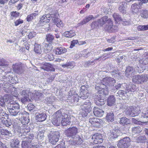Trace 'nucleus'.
Segmentation results:
<instances>
[{"label": "nucleus", "instance_id": "nucleus-1", "mask_svg": "<svg viewBox=\"0 0 148 148\" xmlns=\"http://www.w3.org/2000/svg\"><path fill=\"white\" fill-rule=\"evenodd\" d=\"M105 24H106L105 28V29L109 31L112 27L113 22L110 18H108L106 16H103L97 21L92 22L91 24V28L92 29H97Z\"/></svg>", "mask_w": 148, "mask_h": 148}, {"label": "nucleus", "instance_id": "nucleus-2", "mask_svg": "<svg viewBox=\"0 0 148 148\" xmlns=\"http://www.w3.org/2000/svg\"><path fill=\"white\" fill-rule=\"evenodd\" d=\"M78 128L76 127H70L65 130V135L67 137L75 139L78 133Z\"/></svg>", "mask_w": 148, "mask_h": 148}, {"label": "nucleus", "instance_id": "nucleus-3", "mask_svg": "<svg viewBox=\"0 0 148 148\" xmlns=\"http://www.w3.org/2000/svg\"><path fill=\"white\" fill-rule=\"evenodd\" d=\"M148 79V77L147 75H136L133 76L132 78L133 82L137 84H142L147 82Z\"/></svg>", "mask_w": 148, "mask_h": 148}, {"label": "nucleus", "instance_id": "nucleus-4", "mask_svg": "<svg viewBox=\"0 0 148 148\" xmlns=\"http://www.w3.org/2000/svg\"><path fill=\"white\" fill-rule=\"evenodd\" d=\"M60 134L58 131L50 132L48 136L49 142L53 145H55L58 141Z\"/></svg>", "mask_w": 148, "mask_h": 148}, {"label": "nucleus", "instance_id": "nucleus-5", "mask_svg": "<svg viewBox=\"0 0 148 148\" xmlns=\"http://www.w3.org/2000/svg\"><path fill=\"white\" fill-rule=\"evenodd\" d=\"M131 140L130 138L126 137L119 140L118 144L119 148H127L130 145Z\"/></svg>", "mask_w": 148, "mask_h": 148}, {"label": "nucleus", "instance_id": "nucleus-6", "mask_svg": "<svg viewBox=\"0 0 148 148\" xmlns=\"http://www.w3.org/2000/svg\"><path fill=\"white\" fill-rule=\"evenodd\" d=\"M62 113L60 111H58L53 115L51 122L55 125L59 126L60 124L61 120Z\"/></svg>", "mask_w": 148, "mask_h": 148}, {"label": "nucleus", "instance_id": "nucleus-7", "mask_svg": "<svg viewBox=\"0 0 148 148\" xmlns=\"http://www.w3.org/2000/svg\"><path fill=\"white\" fill-rule=\"evenodd\" d=\"M29 114L28 112L23 111L22 113V115L18 117L19 121L23 125L27 124L29 122Z\"/></svg>", "mask_w": 148, "mask_h": 148}, {"label": "nucleus", "instance_id": "nucleus-8", "mask_svg": "<svg viewBox=\"0 0 148 148\" xmlns=\"http://www.w3.org/2000/svg\"><path fill=\"white\" fill-rule=\"evenodd\" d=\"M125 110H124L126 114L130 116L134 117L137 115H138L139 114L140 110H136V111L134 110L133 109V108H130V107H126L125 109L124 107Z\"/></svg>", "mask_w": 148, "mask_h": 148}, {"label": "nucleus", "instance_id": "nucleus-9", "mask_svg": "<svg viewBox=\"0 0 148 148\" xmlns=\"http://www.w3.org/2000/svg\"><path fill=\"white\" fill-rule=\"evenodd\" d=\"M92 139V141L95 144L102 143L103 140V136L100 134H96L93 135Z\"/></svg>", "mask_w": 148, "mask_h": 148}, {"label": "nucleus", "instance_id": "nucleus-10", "mask_svg": "<svg viewBox=\"0 0 148 148\" xmlns=\"http://www.w3.org/2000/svg\"><path fill=\"white\" fill-rule=\"evenodd\" d=\"M102 86H99V84H97L95 86V89L97 90V93L98 95L100 94L102 97L103 95H106L108 94L109 93V91L106 87V89L104 88H103Z\"/></svg>", "mask_w": 148, "mask_h": 148}, {"label": "nucleus", "instance_id": "nucleus-11", "mask_svg": "<svg viewBox=\"0 0 148 148\" xmlns=\"http://www.w3.org/2000/svg\"><path fill=\"white\" fill-rule=\"evenodd\" d=\"M57 15V13H55L54 14H47L43 15L40 18V23H49L51 18L52 19L55 16Z\"/></svg>", "mask_w": 148, "mask_h": 148}, {"label": "nucleus", "instance_id": "nucleus-12", "mask_svg": "<svg viewBox=\"0 0 148 148\" xmlns=\"http://www.w3.org/2000/svg\"><path fill=\"white\" fill-rule=\"evenodd\" d=\"M80 107L82 109L87 110L88 111H91L92 109L91 103L90 101L86 100L85 102L81 104Z\"/></svg>", "mask_w": 148, "mask_h": 148}, {"label": "nucleus", "instance_id": "nucleus-13", "mask_svg": "<svg viewBox=\"0 0 148 148\" xmlns=\"http://www.w3.org/2000/svg\"><path fill=\"white\" fill-rule=\"evenodd\" d=\"M61 119L62 120H61V122L63 126H66L67 125H69L70 124V119L67 114H65L64 115H62Z\"/></svg>", "mask_w": 148, "mask_h": 148}, {"label": "nucleus", "instance_id": "nucleus-14", "mask_svg": "<svg viewBox=\"0 0 148 148\" xmlns=\"http://www.w3.org/2000/svg\"><path fill=\"white\" fill-rule=\"evenodd\" d=\"M8 109L11 115L14 116H17L18 117L22 115V113L23 112L22 110H14L8 106Z\"/></svg>", "mask_w": 148, "mask_h": 148}, {"label": "nucleus", "instance_id": "nucleus-15", "mask_svg": "<svg viewBox=\"0 0 148 148\" xmlns=\"http://www.w3.org/2000/svg\"><path fill=\"white\" fill-rule=\"evenodd\" d=\"M58 14L56 16H55L52 19L53 22L55 23L57 27L60 28L62 27L63 26V23L61 21L60 19L58 18Z\"/></svg>", "mask_w": 148, "mask_h": 148}, {"label": "nucleus", "instance_id": "nucleus-16", "mask_svg": "<svg viewBox=\"0 0 148 148\" xmlns=\"http://www.w3.org/2000/svg\"><path fill=\"white\" fill-rule=\"evenodd\" d=\"M12 68L13 71L17 73H21L23 72L21 65L18 63L13 64Z\"/></svg>", "mask_w": 148, "mask_h": 148}, {"label": "nucleus", "instance_id": "nucleus-17", "mask_svg": "<svg viewBox=\"0 0 148 148\" xmlns=\"http://www.w3.org/2000/svg\"><path fill=\"white\" fill-rule=\"evenodd\" d=\"M134 69L132 66L127 67L125 71V75L127 77H131L134 74Z\"/></svg>", "mask_w": 148, "mask_h": 148}, {"label": "nucleus", "instance_id": "nucleus-18", "mask_svg": "<svg viewBox=\"0 0 148 148\" xmlns=\"http://www.w3.org/2000/svg\"><path fill=\"white\" fill-rule=\"evenodd\" d=\"M6 116V114L5 113L3 112L0 115V119L1 120V122L3 125H5L7 127H9L11 124V123L10 121L6 120L5 117H3V116Z\"/></svg>", "mask_w": 148, "mask_h": 148}, {"label": "nucleus", "instance_id": "nucleus-19", "mask_svg": "<svg viewBox=\"0 0 148 148\" xmlns=\"http://www.w3.org/2000/svg\"><path fill=\"white\" fill-rule=\"evenodd\" d=\"M36 119L39 122H42L45 120L47 116L44 113H36Z\"/></svg>", "mask_w": 148, "mask_h": 148}, {"label": "nucleus", "instance_id": "nucleus-20", "mask_svg": "<svg viewBox=\"0 0 148 148\" xmlns=\"http://www.w3.org/2000/svg\"><path fill=\"white\" fill-rule=\"evenodd\" d=\"M112 80H113V78L110 77H106L103 79L101 81V84H99V85H100V86H104L107 88H109V87H108V84L110 81H112Z\"/></svg>", "mask_w": 148, "mask_h": 148}, {"label": "nucleus", "instance_id": "nucleus-21", "mask_svg": "<svg viewBox=\"0 0 148 148\" xmlns=\"http://www.w3.org/2000/svg\"><path fill=\"white\" fill-rule=\"evenodd\" d=\"M42 68L47 71H55V69L53 68V65L49 63H45L42 66Z\"/></svg>", "mask_w": 148, "mask_h": 148}, {"label": "nucleus", "instance_id": "nucleus-22", "mask_svg": "<svg viewBox=\"0 0 148 148\" xmlns=\"http://www.w3.org/2000/svg\"><path fill=\"white\" fill-rule=\"evenodd\" d=\"M101 95H97L96 96L95 100L98 106H102L105 103L104 100L102 98Z\"/></svg>", "mask_w": 148, "mask_h": 148}, {"label": "nucleus", "instance_id": "nucleus-23", "mask_svg": "<svg viewBox=\"0 0 148 148\" xmlns=\"http://www.w3.org/2000/svg\"><path fill=\"white\" fill-rule=\"evenodd\" d=\"M89 121V122L92 124L93 126L98 127L100 125V121L99 119L97 118H90Z\"/></svg>", "mask_w": 148, "mask_h": 148}, {"label": "nucleus", "instance_id": "nucleus-24", "mask_svg": "<svg viewBox=\"0 0 148 148\" xmlns=\"http://www.w3.org/2000/svg\"><path fill=\"white\" fill-rule=\"evenodd\" d=\"M136 89L137 87L135 85H133L131 86L127 85L126 86L125 90L127 91L128 93L131 94L136 91Z\"/></svg>", "mask_w": 148, "mask_h": 148}, {"label": "nucleus", "instance_id": "nucleus-25", "mask_svg": "<svg viewBox=\"0 0 148 148\" xmlns=\"http://www.w3.org/2000/svg\"><path fill=\"white\" fill-rule=\"evenodd\" d=\"M94 114L96 116L100 117L103 115L104 111L102 110L95 107L93 110Z\"/></svg>", "mask_w": 148, "mask_h": 148}, {"label": "nucleus", "instance_id": "nucleus-26", "mask_svg": "<svg viewBox=\"0 0 148 148\" xmlns=\"http://www.w3.org/2000/svg\"><path fill=\"white\" fill-rule=\"evenodd\" d=\"M8 106L14 110H20L19 104L17 103H15V102L11 101L10 103H9L8 104Z\"/></svg>", "mask_w": 148, "mask_h": 148}, {"label": "nucleus", "instance_id": "nucleus-27", "mask_svg": "<svg viewBox=\"0 0 148 148\" xmlns=\"http://www.w3.org/2000/svg\"><path fill=\"white\" fill-rule=\"evenodd\" d=\"M109 138L111 140H114L115 138H117L118 135L116 131L115 130H111L110 132L108 133Z\"/></svg>", "mask_w": 148, "mask_h": 148}, {"label": "nucleus", "instance_id": "nucleus-28", "mask_svg": "<svg viewBox=\"0 0 148 148\" xmlns=\"http://www.w3.org/2000/svg\"><path fill=\"white\" fill-rule=\"evenodd\" d=\"M141 4L140 2L138 3H134L131 6L132 12L134 13H136L138 11V9L140 8Z\"/></svg>", "mask_w": 148, "mask_h": 148}, {"label": "nucleus", "instance_id": "nucleus-29", "mask_svg": "<svg viewBox=\"0 0 148 148\" xmlns=\"http://www.w3.org/2000/svg\"><path fill=\"white\" fill-rule=\"evenodd\" d=\"M146 140V137L145 136H141L135 137L134 141L137 143H143Z\"/></svg>", "mask_w": 148, "mask_h": 148}, {"label": "nucleus", "instance_id": "nucleus-30", "mask_svg": "<svg viewBox=\"0 0 148 148\" xmlns=\"http://www.w3.org/2000/svg\"><path fill=\"white\" fill-rule=\"evenodd\" d=\"M75 33L74 30H71L69 31H67L64 32L63 35L66 38H71L75 35Z\"/></svg>", "mask_w": 148, "mask_h": 148}, {"label": "nucleus", "instance_id": "nucleus-31", "mask_svg": "<svg viewBox=\"0 0 148 148\" xmlns=\"http://www.w3.org/2000/svg\"><path fill=\"white\" fill-rule=\"evenodd\" d=\"M94 18L93 16L91 15H89L88 16H86L85 18L81 21L79 23V25H83L84 24H86L88 23L91 19Z\"/></svg>", "mask_w": 148, "mask_h": 148}, {"label": "nucleus", "instance_id": "nucleus-32", "mask_svg": "<svg viewBox=\"0 0 148 148\" xmlns=\"http://www.w3.org/2000/svg\"><path fill=\"white\" fill-rule=\"evenodd\" d=\"M116 99L113 95L110 96L107 99V103L108 106H112L114 105Z\"/></svg>", "mask_w": 148, "mask_h": 148}, {"label": "nucleus", "instance_id": "nucleus-33", "mask_svg": "<svg viewBox=\"0 0 148 148\" xmlns=\"http://www.w3.org/2000/svg\"><path fill=\"white\" fill-rule=\"evenodd\" d=\"M106 118L108 122L113 121L114 120V117L113 112L111 111L108 112L107 113Z\"/></svg>", "mask_w": 148, "mask_h": 148}, {"label": "nucleus", "instance_id": "nucleus-34", "mask_svg": "<svg viewBox=\"0 0 148 148\" xmlns=\"http://www.w3.org/2000/svg\"><path fill=\"white\" fill-rule=\"evenodd\" d=\"M75 64L73 62H67L65 64H62V66L64 68H67L71 69L75 66Z\"/></svg>", "mask_w": 148, "mask_h": 148}, {"label": "nucleus", "instance_id": "nucleus-35", "mask_svg": "<svg viewBox=\"0 0 148 148\" xmlns=\"http://www.w3.org/2000/svg\"><path fill=\"white\" fill-rule=\"evenodd\" d=\"M119 123L123 125H127L131 123V122L129 119L125 117H123L120 119Z\"/></svg>", "mask_w": 148, "mask_h": 148}, {"label": "nucleus", "instance_id": "nucleus-36", "mask_svg": "<svg viewBox=\"0 0 148 148\" xmlns=\"http://www.w3.org/2000/svg\"><path fill=\"white\" fill-rule=\"evenodd\" d=\"M66 49L64 47H58L56 48V54H61L66 53Z\"/></svg>", "mask_w": 148, "mask_h": 148}, {"label": "nucleus", "instance_id": "nucleus-37", "mask_svg": "<svg viewBox=\"0 0 148 148\" xmlns=\"http://www.w3.org/2000/svg\"><path fill=\"white\" fill-rule=\"evenodd\" d=\"M126 4L125 3H120L119 7V11L123 13H124L126 11Z\"/></svg>", "mask_w": 148, "mask_h": 148}, {"label": "nucleus", "instance_id": "nucleus-38", "mask_svg": "<svg viewBox=\"0 0 148 148\" xmlns=\"http://www.w3.org/2000/svg\"><path fill=\"white\" fill-rule=\"evenodd\" d=\"M49 97H47L45 99V102L48 104H51L55 101V97L52 96L51 94Z\"/></svg>", "mask_w": 148, "mask_h": 148}, {"label": "nucleus", "instance_id": "nucleus-39", "mask_svg": "<svg viewBox=\"0 0 148 148\" xmlns=\"http://www.w3.org/2000/svg\"><path fill=\"white\" fill-rule=\"evenodd\" d=\"M19 141L17 138L14 139L11 144V146L12 148H18Z\"/></svg>", "mask_w": 148, "mask_h": 148}, {"label": "nucleus", "instance_id": "nucleus-40", "mask_svg": "<svg viewBox=\"0 0 148 148\" xmlns=\"http://www.w3.org/2000/svg\"><path fill=\"white\" fill-rule=\"evenodd\" d=\"M113 17L116 22L118 23L122 21V18L120 15L117 13H114L113 14Z\"/></svg>", "mask_w": 148, "mask_h": 148}, {"label": "nucleus", "instance_id": "nucleus-41", "mask_svg": "<svg viewBox=\"0 0 148 148\" xmlns=\"http://www.w3.org/2000/svg\"><path fill=\"white\" fill-rule=\"evenodd\" d=\"M31 143L26 141V140L23 141L22 143V146L23 148H32V145Z\"/></svg>", "mask_w": 148, "mask_h": 148}, {"label": "nucleus", "instance_id": "nucleus-42", "mask_svg": "<svg viewBox=\"0 0 148 148\" xmlns=\"http://www.w3.org/2000/svg\"><path fill=\"white\" fill-rule=\"evenodd\" d=\"M141 128L139 126L134 127L132 128V132L134 134H139L142 131Z\"/></svg>", "mask_w": 148, "mask_h": 148}, {"label": "nucleus", "instance_id": "nucleus-43", "mask_svg": "<svg viewBox=\"0 0 148 148\" xmlns=\"http://www.w3.org/2000/svg\"><path fill=\"white\" fill-rule=\"evenodd\" d=\"M89 94L88 92H80L79 97L82 99H85L88 97Z\"/></svg>", "mask_w": 148, "mask_h": 148}, {"label": "nucleus", "instance_id": "nucleus-44", "mask_svg": "<svg viewBox=\"0 0 148 148\" xmlns=\"http://www.w3.org/2000/svg\"><path fill=\"white\" fill-rule=\"evenodd\" d=\"M34 50L35 52L38 54H40L42 52L40 45L37 44L35 45Z\"/></svg>", "mask_w": 148, "mask_h": 148}, {"label": "nucleus", "instance_id": "nucleus-45", "mask_svg": "<svg viewBox=\"0 0 148 148\" xmlns=\"http://www.w3.org/2000/svg\"><path fill=\"white\" fill-rule=\"evenodd\" d=\"M54 39V36L50 34H48L46 35V39L47 41L50 43L52 42Z\"/></svg>", "mask_w": 148, "mask_h": 148}, {"label": "nucleus", "instance_id": "nucleus-46", "mask_svg": "<svg viewBox=\"0 0 148 148\" xmlns=\"http://www.w3.org/2000/svg\"><path fill=\"white\" fill-rule=\"evenodd\" d=\"M140 16L144 18H148V10H142L140 11Z\"/></svg>", "mask_w": 148, "mask_h": 148}, {"label": "nucleus", "instance_id": "nucleus-47", "mask_svg": "<svg viewBox=\"0 0 148 148\" xmlns=\"http://www.w3.org/2000/svg\"><path fill=\"white\" fill-rule=\"evenodd\" d=\"M128 92L127 91H125L124 90H119L115 94L116 96H119L120 97H122L123 96H125V95L127 94Z\"/></svg>", "mask_w": 148, "mask_h": 148}, {"label": "nucleus", "instance_id": "nucleus-48", "mask_svg": "<svg viewBox=\"0 0 148 148\" xmlns=\"http://www.w3.org/2000/svg\"><path fill=\"white\" fill-rule=\"evenodd\" d=\"M21 100L22 103L24 104L28 103L31 101L29 97H22Z\"/></svg>", "mask_w": 148, "mask_h": 148}, {"label": "nucleus", "instance_id": "nucleus-49", "mask_svg": "<svg viewBox=\"0 0 148 148\" xmlns=\"http://www.w3.org/2000/svg\"><path fill=\"white\" fill-rule=\"evenodd\" d=\"M45 94V93H44L42 94V93L40 92H37L35 93L34 96L36 97V98L41 100L43 98V96H44V95Z\"/></svg>", "mask_w": 148, "mask_h": 148}, {"label": "nucleus", "instance_id": "nucleus-50", "mask_svg": "<svg viewBox=\"0 0 148 148\" xmlns=\"http://www.w3.org/2000/svg\"><path fill=\"white\" fill-rule=\"evenodd\" d=\"M34 138V135L32 134L28 135L27 136H26L24 138V140H26V141L28 142L31 143L32 140H33Z\"/></svg>", "mask_w": 148, "mask_h": 148}, {"label": "nucleus", "instance_id": "nucleus-51", "mask_svg": "<svg viewBox=\"0 0 148 148\" xmlns=\"http://www.w3.org/2000/svg\"><path fill=\"white\" fill-rule=\"evenodd\" d=\"M75 145V143L73 140H70L66 145L67 148H74Z\"/></svg>", "mask_w": 148, "mask_h": 148}, {"label": "nucleus", "instance_id": "nucleus-52", "mask_svg": "<svg viewBox=\"0 0 148 148\" xmlns=\"http://www.w3.org/2000/svg\"><path fill=\"white\" fill-rule=\"evenodd\" d=\"M90 111H88L87 110L82 109L80 111V114L82 116V117H85L87 116L88 113Z\"/></svg>", "mask_w": 148, "mask_h": 148}, {"label": "nucleus", "instance_id": "nucleus-53", "mask_svg": "<svg viewBox=\"0 0 148 148\" xmlns=\"http://www.w3.org/2000/svg\"><path fill=\"white\" fill-rule=\"evenodd\" d=\"M31 92H29L28 90H24L22 92L21 95L22 97H29V95L31 94Z\"/></svg>", "mask_w": 148, "mask_h": 148}, {"label": "nucleus", "instance_id": "nucleus-54", "mask_svg": "<svg viewBox=\"0 0 148 148\" xmlns=\"http://www.w3.org/2000/svg\"><path fill=\"white\" fill-rule=\"evenodd\" d=\"M77 138V139L75 140H73L75 145L76 144L77 145H80L82 143V140L81 138L78 136V137L77 136L76 137Z\"/></svg>", "mask_w": 148, "mask_h": 148}, {"label": "nucleus", "instance_id": "nucleus-55", "mask_svg": "<svg viewBox=\"0 0 148 148\" xmlns=\"http://www.w3.org/2000/svg\"><path fill=\"white\" fill-rule=\"evenodd\" d=\"M77 94H75L73 96L72 101L74 103H76L80 100Z\"/></svg>", "mask_w": 148, "mask_h": 148}, {"label": "nucleus", "instance_id": "nucleus-56", "mask_svg": "<svg viewBox=\"0 0 148 148\" xmlns=\"http://www.w3.org/2000/svg\"><path fill=\"white\" fill-rule=\"evenodd\" d=\"M0 133L1 134L4 135H8L10 134V132L8 130L5 129L0 128Z\"/></svg>", "mask_w": 148, "mask_h": 148}, {"label": "nucleus", "instance_id": "nucleus-57", "mask_svg": "<svg viewBox=\"0 0 148 148\" xmlns=\"http://www.w3.org/2000/svg\"><path fill=\"white\" fill-rule=\"evenodd\" d=\"M112 81H110L109 82L108 84V87H109L112 89H114V84L116 83V81L113 78V80Z\"/></svg>", "mask_w": 148, "mask_h": 148}, {"label": "nucleus", "instance_id": "nucleus-58", "mask_svg": "<svg viewBox=\"0 0 148 148\" xmlns=\"http://www.w3.org/2000/svg\"><path fill=\"white\" fill-rule=\"evenodd\" d=\"M8 65L7 61L3 58L0 59V65L2 66H6Z\"/></svg>", "mask_w": 148, "mask_h": 148}, {"label": "nucleus", "instance_id": "nucleus-59", "mask_svg": "<svg viewBox=\"0 0 148 148\" xmlns=\"http://www.w3.org/2000/svg\"><path fill=\"white\" fill-rule=\"evenodd\" d=\"M124 25H127L131 24V22L130 21H127L125 19H122V21H121Z\"/></svg>", "mask_w": 148, "mask_h": 148}, {"label": "nucleus", "instance_id": "nucleus-60", "mask_svg": "<svg viewBox=\"0 0 148 148\" xmlns=\"http://www.w3.org/2000/svg\"><path fill=\"white\" fill-rule=\"evenodd\" d=\"M27 109L30 111L33 110L35 108V106L31 103L28 104L27 106Z\"/></svg>", "mask_w": 148, "mask_h": 148}, {"label": "nucleus", "instance_id": "nucleus-61", "mask_svg": "<svg viewBox=\"0 0 148 148\" xmlns=\"http://www.w3.org/2000/svg\"><path fill=\"white\" fill-rule=\"evenodd\" d=\"M123 86L119 83H116L114 84V88H115L117 90L119 89L120 88H122L123 87Z\"/></svg>", "mask_w": 148, "mask_h": 148}, {"label": "nucleus", "instance_id": "nucleus-62", "mask_svg": "<svg viewBox=\"0 0 148 148\" xmlns=\"http://www.w3.org/2000/svg\"><path fill=\"white\" fill-rule=\"evenodd\" d=\"M140 62L144 65H148V57L145 59H143L140 60Z\"/></svg>", "mask_w": 148, "mask_h": 148}, {"label": "nucleus", "instance_id": "nucleus-63", "mask_svg": "<svg viewBox=\"0 0 148 148\" xmlns=\"http://www.w3.org/2000/svg\"><path fill=\"white\" fill-rule=\"evenodd\" d=\"M141 117L144 118H148V109H147L145 112L142 113Z\"/></svg>", "mask_w": 148, "mask_h": 148}, {"label": "nucleus", "instance_id": "nucleus-64", "mask_svg": "<svg viewBox=\"0 0 148 148\" xmlns=\"http://www.w3.org/2000/svg\"><path fill=\"white\" fill-rule=\"evenodd\" d=\"M54 148H66L65 144L64 143H62L57 145Z\"/></svg>", "mask_w": 148, "mask_h": 148}]
</instances>
